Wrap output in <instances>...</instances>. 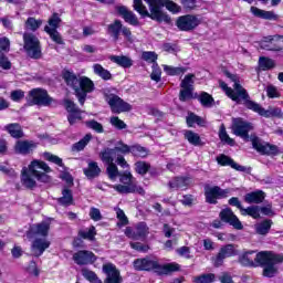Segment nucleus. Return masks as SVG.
Returning <instances> with one entry per match:
<instances>
[{
  "mask_svg": "<svg viewBox=\"0 0 283 283\" xmlns=\"http://www.w3.org/2000/svg\"><path fill=\"white\" fill-rule=\"evenodd\" d=\"M145 3H147L149 11L147 10V7L143 4V0H134V10L138 12L142 17H149L153 19V21H158L159 23H171V18L169 14H167L165 11H163V8L168 9L169 12H172V14H178L180 12V6H178L176 2L171 0H144Z\"/></svg>",
  "mask_w": 283,
  "mask_h": 283,
  "instance_id": "1",
  "label": "nucleus"
},
{
  "mask_svg": "<svg viewBox=\"0 0 283 283\" xmlns=\"http://www.w3.org/2000/svg\"><path fill=\"white\" fill-rule=\"evenodd\" d=\"M220 87L226 92L227 96L231 98V101H234V103H242L248 109H252V112H255L260 116H264V118H271L273 116L280 118V116H282L281 108L274 107L264 109L260 104L249 99L247 90H244L238 81H234L233 88L229 87L224 82H220Z\"/></svg>",
  "mask_w": 283,
  "mask_h": 283,
  "instance_id": "2",
  "label": "nucleus"
},
{
  "mask_svg": "<svg viewBox=\"0 0 283 283\" xmlns=\"http://www.w3.org/2000/svg\"><path fill=\"white\" fill-rule=\"evenodd\" d=\"M133 266L135 271L156 273L159 277H163V275H171V273H178V271H180V264L177 262L160 264L158 260H153L150 256L135 259Z\"/></svg>",
  "mask_w": 283,
  "mask_h": 283,
  "instance_id": "3",
  "label": "nucleus"
},
{
  "mask_svg": "<svg viewBox=\"0 0 283 283\" xmlns=\"http://www.w3.org/2000/svg\"><path fill=\"white\" fill-rule=\"evenodd\" d=\"M62 76L66 85L74 90L78 103L85 105L87 94H92L94 91V82L87 76L77 77L76 74L71 71H63Z\"/></svg>",
  "mask_w": 283,
  "mask_h": 283,
  "instance_id": "4",
  "label": "nucleus"
},
{
  "mask_svg": "<svg viewBox=\"0 0 283 283\" xmlns=\"http://www.w3.org/2000/svg\"><path fill=\"white\" fill-rule=\"evenodd\" d=\"M254 262L263 268V277H275L277 275L275 264L283 263V254H277L274 251H261L256 253Z\"/></svg>",
  "mask_w": 283,
  "mask_h": 283,
  "instance_id": "5",
  "label": "nucleus"
},
{
  "mask_svg": "<svg viewBox=\"0 0 283 283\" xmlns=\"http://www.w3.org/2000/svg\"><path fill=\"white\" fill-rule=\"evenodd\" d=\"M22 178H45L46 174H52V168L45 161L33 160L29 167L22 168Z\"/></svg>",
  "mask_w": 283,
  "mask_h": 283,
  "instance_id": "6",
  "label": "nucleus"
},
{
  "mask_svg": "<svg viewBox=\"0 0 283 283\" xmlns=\"http://www.w3.org/2000/svg\"><path fill=\"white\" fill-rule=\"evenodd\" d=\"M119 182L113 186V189L117 191V193L127 195V193H138L139 196H145V189L142 186H138L134 178H119Z\"/></svg>",
  "mask_w": 283,
  "mask_h": 283,
  "instance_id": "7",
  "label": "nucleus"
},
{
  "mask_svg": "<svg viewBox=\"0 0 283 283\" xmlns=\"http://www.w3.org/2000/svg\"><path fill=\"white\" fill-rule=\"evenodd\" d=\"M24 50L31 59H41V42L33 33H24Z\"/></svg>",
  "mask_w": 283,
  "mask_h": 283,
  "instance_id": "8",
  "label": "nucleus"
},
{
  "mask_svg": "<svg viewBox=\"0 0 283 283\" xmlns=\"http://www.w3.org/2000/svg\"><path fill=\"white\" fill-rule=\"evenodd\" d=\"M238 255V250L235 249V244L229 243L220 248L219 252L216 256L211 259L214 269H220L222 264H224V260L227 258H235Z\"/></svg>",
  "mask_w": 283,
  "mask_h": 283,
  "instance_id": "9",
  "label": "nucleus"
},
{
  "mask_svg": "<svg viewBox=\"0 0 283 283\" xmlns=\"http://www.w3.org/2000/svg\"><path fill=\"white\" fill-rule=\"evenodd\" d=\"M72 260L77 266H87L90 264H95L98 256L90 250H78L73 253Z\"/></svg>",
  "mask_w": 283,
  "mask_h": 283,
  "instance_id": "10",
  "label": "nucleus"
},
{
  "mask_svg": "<svg viewBox=\"0 0 283 283\" xmlns=\"http://www.w3.org/2000/svg\"><path fill=\"white\" fill-rule=\"evenodd\" d=\"M253 129V125L242 118H235L232 122V134L244 140H249V132Z\"/></svg>",
  "mask_w": 283,
  "mask_h": 283,
  "instance_id": "11",
  "label": "nucleus"
},
{
  "mask_svg": "<svg viewBox=\"0 0 283 283\" xmlns=\"http://www.w3.org/2000/svg\"><path fill=\"white\" fill-rule=\"evenodd\" d=\"M219 218L221 222H224L226 224H230V227H233V229H237V231H242L244 229V226H242V221L233 213V210L231 208H224L220 211Z\"/></svg>",
  "mask_w": 283,
  "mask_h": 283,
  "instance_id": "12",
  "label": "nucleus"
},
{
  "mask_svg": "<svg viewBox=\"0 0 283 283\" xmlns=\"http://www.w3.org/2000/svg\"><path fill=\"white\" fill-rule=\"evenodd\" d=\"M200 24V20L196 15L187 14L177 19L176 25L181 32H191Z\"/></svg>",
  "mask_w": 283,
  "mask_h": 283,
  "instance_id": "13",
  "label": "nucleus"
},
{
  "mask_svg": "<svg viewBox=\"0 0 283 283\" xmlns=\"http://www.w3.org/2000/svg\"><path fill=\"white\" fill-rule=\"evenodd\" d=\"M252 147L259 154H263L266 156H277V154H280V149L277 148V146L264 143L258 137H252Z\"/></svg>",
  "mask_w": 283,
  "mask_h": 283,
  "instance_id": "14",
  "label": "nucleus"
},
{
  "mask_svg": "<svg viewBox=\"0 0 283 283\" xmlns=\"http://www.w3.org/2000/svg\"><path fill=\"white\" fill-rule=\"evenodd\" d=\"M106 101L114 114H120L123 112H129V109H132V105L123 101L117 95H107Z\"/></svg>",
  "mask_w": 283,
  "mask_h": 283,
  "instance_id": "15",
  "label": "nucleus"
},
{
  "mask_svg": "<svg viewBox=\"0 0 283 283\" xmlns=\"http://www.w3.org/2000/svg\"><path fill=\"white\" fill-rule=\"evenodd\" d=\"M64 105L66 107V111L69 112V123L70 125H75V123H78V120H83L85 116H87V113L78 109L76 107V104L70 99H65Z\"/></svg>",
  "mask_w": 283,
  "mask_h": 283,
  "instance_id": "16",
  "label": "nucleus"
},
{
  "mask_svg": "<svg viewBox=\"0 0 283 283\" xmlns=\"http://www.w3.org/2000/svg\"><path fill=\"white\" fill-rule=\"evenodd\" d=\"M50 233V222L42 221L40 223L32 224L27 231V238L32 240L36 235H42V238H48Z\"/></svg>",
  "mask_w": 283,
  "mask_h": 283,
  "instance_id": "17",
  "label": "nucleus"
},
{
  "mask_svg": "<svg viewBox=\"0 0 283 283\" xmlns=\"http://www.w3.org/2000/svg\"><path fill=\"white\" fill-rule=\"evenodd\" d=\"M261 49L272 51V52H277L280 50H283V36L274 35V36L264 38V40L261 41Z\"/></svg>",
  "mask_w": 283,
  "mask_h": 283,
  "instance_id": "18",
  "label": "nucleus"
},
{
  "mask_svg": "<svg viewBox=\"0 0 283 283\" xmlns=\"http://www.w3.org/2000/svg\"><path fill=\"white\" fill-rule=\"evenodd\" d=\"M30 97L33 101V105H52V97L48 95V91L41 88H34L30 92Z\"/></svg>",
  "mask_w": 283,
  "mask_h": 283,
  "instance_id": "19",
  "label": "nucleus"
},
{
  "mask_svg": "<svg viewBox=\"0 0 283 283\" xmlns=\"http://www.w3.org/2000/svg\"><path fill=\"white\" fill-rule=\"evenodd\" d=\"M103 271L106 274L104 283H120L123 277L120 276V271L116 269V265L107 263L103 265Z\"/></svg>",
  "mask_w": 283,
  "mask_h": 283,
  "instance_id": "20",
  "label": "nucleus"
},
{
  "mask_svg": "<svg viewBox=\"0 0 283 283\" xmlns=\"http://www.w3.org/2000/svg\"><path fill=\"white\" fill-rule=\"evenodd\" d=\"M217 163L222 167H232V169H235L237 171H242V174H244L243 176H249V174H251V168L235 164V161L227 155H220L217 157Z\"/></svg>",
  "mask_w": 283,
  "mask_h": 283,
  "instance_id": "21",
  "label": "nucleus"
},
{
  "mask_svg": "<svg viewBox=\"0 0 283 283\" xmlns=\"http://www.w3.org/2000/svg\"><path fill=\"white\" fill-rule=\"evenodd\" d=\"M148 233H149V228L145 222H139L136 226L135 231L129 228L126 229V235L130 238V240H145Z\"/></svg>",
  "mask_w": 283,
  "mask_h": 283,
  "instance_id": "22",
  "label": "nucleus"
},
{
  "mask_svg": "<svg viewBox=\"0 0 283 283\" xmlns=\"http://www.w3.org/2000/svg\"><path fill=\"white\" fill-rule=\"evenodd\" d=\"M205 196L208 205H218V200H220V198H224V190L219 186H213L206 190Z\"/></svg>",
  "mask_w": 283,
  "mask_h": 283,
  "instance_id": "23",
  "label": "nucleus"
},
{
  "mask_svg": "<svg viewBox=\"0 0 283 283\" xmlns=\"http://www.w3.org/2000/svg\"><path fill=\"white\" fill-rule=\"evenodd\" d=\"M36 143L32 140H18L14 145V151L21 156H28V154L34 151Z\"/></svg>",
  "mask_w": 283,
  "mask_h": 283,
  "instance_id": "24",
  "label": "nucleus"
},
{
  "mask_svg": "<svg viewBox=\"0 0 283 283\" xmlns=\"http://www.w3.org/2000/svg\"><path fill=\"white\" fill-rule=\"evenodd\" d=\"M264 198H266V193L262 190H256L247 193L244 201L248 202V205H262V202H264Z\"/></svg>",
  "mask_w": 283,
  "mask_h": 283,
  "instance_id": "25",
  "label": "nucleus"
},
{
  "mask_svg": "<svg viewBox=\"0 0 283 283\" xmlns=\"http://www.w3.org/2000/svg\"><path fill=\"white\" fill-rule=\"evenodd\" d=\"M250 11L254 17L259 19H265L266 21H277V14L273 11H264L258 7H251Z\"/></svg>",
  "mask_w": 283,
  "mask_h": 283,
  "instance_id": "26",
  "label": "nucleus"
},
{
  "mask_svg": "<svg viewBox=\"0 0 283 283\" xmlns=\"http://www.w3.org/2000/svg\"><path fill=\"white\" fill-rule=\"evenodd\" d=\"M116 11L120 17H123L126 23H129L130 25L138 24V18H136V14H134L132 11H128L126 7H117Z\"/></svg>",
  "mask_w": 283,
  "mask_h": 283,
  "instance_id": "27",
  "label": "nucleus"
},
{
  "mask_svg": "<svg viewBox=\"0 0 283 283\" xmlns=\"http://www.w3.org/2000/svg\"><path fill=\"white\" fill-rule=\"evenodd\" d=\"M123 27L124 25L120 20H115L113 23L108 24L107 32L114 41H118V39H120V32L123 30Z\"/></svg>",
  "mask_w": 283,
  "mask_h": 283,
  "instance_id": "28",
  "label": "nucleus"
},
{
  "mask_svg": "<svg viewBox=\"0 0 283 283\" xmlns=\"http://www.w3.org/2000/svg\"><path fill=\"white\" fill-rule=\"evenodd\" d=\"M252 255H255V251L253 250L243 252L242 255L239 256V263L241 264V266H247L250 269L255 268V259H253Z\"/></svg>",
  "mask_w": 283,
  "mask_h": 283,
  "instance_id": "29",
  "label": "nucleus"
},
{
  "mask_svg": "<svg viewBox=\"0 0 283 283\" xmlns=\"http://www.w3.org/2000/svg\"><path fill=\"white\" fill-rule=\"evenodd\" d=\"M57 202L62 207H71V205H74V195H72V191L70 190V188L64 187L62 189V197L57 199Z\"/></svg>",
  "mask_w": 283,
  "mask_h": 283,
  "instance_id": "30",
  "label": "nucleus"
},
{
  "mask_svg": "<svg viewBox=\"0 0 283 283\" xmlns=\"http://www.w3.org/2000/svg\"><path fill=\"white\" fill-rule=\"evenodd\" d=\"M187 182H189V178H175L168 182V187L170 191H178V189L185 191Z\"/></svg>",
  "mask_w": 283,
  "mask_h": 283,
  "instance_id": "31",
  "label": "nucleus"
},
{
  "mask_svg": "<svg viewBox=\"0 0 283 283\" xmlns=\"http://www.w3.org/2000/svg\"><path fill=\"white\" fill-rule=\"evenodd\" d=\"M77 235L82 240L94 242L96 240V227L91 226L87 230H78Z\"/></svg>",
  "mask_w": 283,
  "mask_h": 283,
  "instance_id": "32",
  "label": "nucleus"
},
{
  "mask_svg": "<svg viewBox=\"0 0 283 283\" xmlns=\"http://www.w3.org/2000/svg\"><path fill=\"white\" fill-rule=\"evenodd\" d=\"M32 249L39 251V255H43L46 249H50V241L38 238L32 243Z\"/></svg>",
  "mask_w": 283,
  "mask_h": 283,
  "instance_id": "33",
  "label": "nucleus"
},
{
  "mask_svg": "<svg viewBox=\"0 0 283 283\" xmlns=\"http://www.w3.org/2000/svg\"><path fill=\"white\" fill-rule=\"evenodd\" d=\"M184 136L186 140H188V143L190 145H193L195 147H199V145H202V139L200 138V135L193 133V130H186L184 133Z\"/></svg>",
  "mask_w": 283,
  "mask_h": 283,
  "instance_id": "34",
  "label": "nucleus"
},
{
  "mask_svg": "<svg viewBox=\"0 0 283 283\" xmlns=\"http://www.w3.org/2000/svg\"><path fill=\"white\" fill-rule=\"evenodd\" d=\"M197 98L199 103L202 105V107H213L216 103L213 96H211V94L207 92H201Z\"/></svg>",
  "mask_w": 283,
  "mask_h": 283,
  "instance_id": "35",
  "label": "nucleus"
},
{
  "mask_svg": "<svg viewBox=\"0 0 283 283\" xmlns=\"http://www.w3.org/2000/svg\"><path fill=\"white\" fill-rule=\"evenodd\" d=\"M111 61L113 63H116L120 67H132V65H133L132 59H129L125 55H112Z\"/></svg>",
  "mask_w": 283,
  "mask_h": 283,
  "instance_id": "36",
  "label": "nucleus"
},
{
  "mask_svg": "<svg viewBox=\"0 0 283 283\" xmlns=\"http://www.w3.org/2000/svg\"><path fill=\"white\" fill-rule=\"evenodd\" d=\"M4 129H7L12 138H23V130L19 124H9L4 126Z\"/></svg>",
  "mask_w": 283,
  "mask_h": 283,
  "instance_id": "37",
  "label": "nucleus"
},
{
  "mask_svg": "<svg viewBox=\"0 0 283 283\" xmlns=\"http://www.w3.org/2000/svg\"><path fill=\"white\" fill-rule=\"evenodd\" d=\"M93 72H94V74H96L97 76L103 78L104 81H109V78H112V73H109V71H107L101 64H94Z\"/></svg>",
  "mask_w": 283,
  "mask_h": 283,
  "instance_id": "38",
  "label": "nucleus"
},
{
  "mask_svg": "<svg viewBox=\"0 0 283 283\" xmlns=\"http://www.w3.org/2000/svg\"><path fill=\"white\" fill-rule=\"evenodd\" d=\"M130 154L136 158H147L149 150L140 145L130 146Z\"/></svg>",
  "mask_w": 283,
  "mask_h": 283,
  "instance_id": "39",
  "label": "nucleus"
},
{
  "mask_svg": "<svg viewBox=\"0 0 283 283\" xmlns=\"http://www.w3.org/2000/svg\"><path fill=\"white\" fill-rule=\"evenodd\" d=\"M193 283H213L216 282V274L214 273H203L197 275L192 280Z\"/></svg>",
  "mask_w": 283,
  "mask_h": 283,
  "instance_id": "40",
  "label": "nucleus"
},
{
  "mask_svg": "<svg viewBox=\"0 0 283 283\" xmlns=\"http://www.w3.org/2000/svg\"><path fill=\"white\" fill-rule=\"evenodd\" d=\"M273 224V221L271 219H265L256 227V233L259 235H266L269 231H271V226Z\"/></svg>",
  "mask_w": 283,
  "mask_h": 283,
  "instance_id": "41",
  "label": "nucleus"
},
{
  "mask_svg": "<svg viewBox=\"0 0 283 283\" xmlns=\"http://www.w3.org/2000/svg\"><path fill=\"white\" fill-rule=\"evenodd\" d=\"M85 176L94 178L101 175V168L96 161L88 163V168L84 170Z\"/></svg>",
  "mask_w": 283,
  "mask_h": 283,
  "instance_id": "42",
  "label": "nucleus"
},
{
  "mask_svg": "<svg viewBox=\"0 0 283 283\" xmlns=\"http://www.w3.org/2000/svg\"><path fill=\"white\" fill-rule=\"evenodd\" d=\"M82 275L85 280H87V282L91 283H103V281H101V279H98V275L96 274V272L88 270V269H83L82 270Z\"/></svg>",
  "mask_w": 283,
  "mask_h": 283,
  "instance_id": "43",
  "label": "nucleus"
},
{
  "mask_svg": "<svg viewBox=\"0 0 283 283\" xmlns=\"http://www.w3.org/2000/svg\"><path fill=\"white\" fill-rule=\"evenodd\" d=\"M219 138L222 143H226L227 145H231V147L235 145V140H233V138H231L229 134H227V128L224 127V124L220 126Z\"/></svg>",
  "mask_w": 283,
  "mask_h": 283,
  "instance_id": "44",
  "label": "nucleus"
},
{
  "mask_svg": "<svg viewBox=\"0 0 283 283\" xmlns=\"http://www.w3.org/2000/svg\"><path fill=\"white\" fill-rule=\"evenodd\" d=\"M90 140H92V135L87 134L80 142L73 145V151H83L85 147H87V145L90 144Z\"/></svg>",
  "mask_w": 283,
  "mask_h": 283,
  "instance_id": "45",
  "label": "nucleus"
},
{
  "mask_svg": "<svg viewBox=\"0 0 283 283\" xmlns=\"http://www.w3.org/2000/svg\"><path fill=\"white\" fill-rule=\"evenodd\" d=\"M243 213L242 216H250V218H253L254 220H258L260 218V207L258 206H250L248 208H242Z\"/></svg>",
  "mask_w": 283,
  "mask_h": 283,
  "instance_id": "46",
  "label": "nucleus"
},
{
  "mask_svg": "<svg viewBox=\"0 0 283 283\" xmlns=\"http://www.w3.org/2000/svg\"><path fill=\"white\" fill-rule=\"evenodd\" d=\"M186 120H187L188 127H193V125H200V127H203L205 125V119H202V117L193 113H190Z\"/></svg>",
  "mask_w": 283,
  "mask_h": 283,
  "instance_id": "47",
  "label": "nucleus"
},
{
  "mask_svg": "<svg viewBox=\"0 0 283 283\" xmlns=\"http://www.w3.org/2000/svg\"><path fill=\"white\" fill-rule=\"evenodd\" d=\"M164 72L169 76H180V74H185L187 72V69L164 65Z\"/></svg>",
  "mask_w": 283,
  "mask_h": 283,
  "instance_id": "48",
  "label": "nucleus"
},
{
  "mask_svg": "<svg viewBox=\"0 0 283 283\" xmlns=\"http://www.w3.org/2000/svg\"><path fill=\"white\" fill-rule=\"evenodd\" d=\"M44 32H48V34L51 36L54 43H57L59 45H63V38H61V33H59V31L54 29H50V27H45Z\"/></svg>",
  "mask_w": 283,
  "mask_h": 283,
  "instance_id": "49",
  "label": "nucleus"
},
{
  "mask_svg": "<svg viewBox=\"0 0 283 283\" xmlns=\"http://www.w3.org/2000/svg\"><path fill=\"white\" fill-rule=\"evenodd\" d=\"M259 66L263 71L273 70V67H275V61L269 57H260Z\"/></svg>",
  "mask_w": 283,
  "mask_h": 283,
  "instance_id": "50",
  "label": "nucleus"
},
{
  "mask_svg": "<svg viewBox=\"0 0 283 283\" xmlns=\"http://www.w3.org/2000/svg\"><path fill=\"white\" fill-rule=\"evenodd\" d=\"M149 169H151V166L147 161H137L135 164V170L140 176H145Z\"/></svg>",
  "mask_w": 283,
  "mask_h": 283,
  "instance_id": "51",
  "label": "nucleus"
},
{
  "mask_svg": "<svg viewBox=\"0 0 283 283\" xmlns=\"http://www.w3.org/2000/svg\"><path fill=\"white\" fill-rule=\"evenodd\" d=\"M193 78H196V75L193 74L186 75L180 83V87L187 88V90H193V83H195Z\"/></svg>",
  "mask_w": 283,
  "mask_h": 283,
  "instance_id": "52",
  "label": "nucleus"
},
{
  "mask_svg": "<svg viewBox=\"0 0 283 283\" xmlns=\"http://www.w3.org/2000/svg\"><path fill=\"white\" fill-rule=\"evenodd\" d=\"M43 24V21L36 20L34 18H29L25 22L27 30H32V32H35V30H39L41 25Z\"/></svg>",
  "mask_w": 283,
  "mask_h": 283,
  "instance_id": "53",
  "label": "nucleus"
},
{
  "mask_svg": "<svg viewBox=\"0 0 283 283\" xmlns=\"http://www.w3.org/2000/svg\"><path fill=\"white\" fill-rule=\"evenodd\" d=\"M143 61H146V63H154L156 65V61H158V54L154 51H144L142 53Z\"/></svg>",
  "mask_w": 283,
  "mask_h": 283,
  "instance_id": "54",
  "label": "nucleus"
},
{
  "mask_svg": "<svg viewBox=\"0 0 283 283\" xmlns=\"http://www.w3.org/2000/svg\"><path fill=\"white\" fill-rule=\"evenodd\" d=\"M43 158L49 163H53V165H57V167H63V159H61V157L56 155H52L51 153H44Z\"/></svg>",
  "mask_w": 283,
  "mask_h": 283,
  "instance_id": "55",
  "label": "nucleus"
},
{
  "mask_svg": "<svg viewBox=\"0 0 283 283\" xmlns=\"http://www.w3.org/2000/svg\"><path fill=\"white\" fill-rule=\"evenodd\" d=\"M115 153L114 149L107 148L101 154V159L103 163H106V165H111L114 163V157H112Z\"/></svg>",
  "mask_w": 283,
  "mask_h": 283,
  "instance_id": "56",
  "label": "nucleus"
},
{
  "mask_svg": "<svg viewBox=\"0 0 283 283\" xmlns=\"http://www.w3.org/2000/svg\"><path fill=\"white\" fill-rule=\"evenodd\" d=\"M113 150L115 154L116 151H119V154H132V146H128L123 142H118Z\"/></svg>",
  "mask_w": 283,
  "mask_h": 283,
  "instance_id": "57",
  "label": "nucleus"
},
{
  "mask_svg": "<svg viewBox=\"0 0 283 283\" xmlns=\"http://www.w3.org/2000/svg\"><path fill=\"white\" fill-rule=\"evenodd\" d=\"M163 76V71L158 66V64H153V72L150 74L151 81H155L156 83H160V78Z\"/></svg>",
  "mask_w": 283,
  "mask_h": 283,
  "instance_id": "58",
  "label": "nucleus"
},
{
  "mask_svg": "<svg viewBox=\"0 0 283 283\" xmlns=\"http://www.w3.org/2000/svg\"><path fill=\"white\" fill-rule=\"evenodd\" d=\"M117 220H119L120 227H126V224H129V219L127 218V214H125V211L120 208H117L116 210Z\"/></svg>",
  "mask_w": 283,
  "mask_h": 283,
  "instance_id": "59",
  "label": "nucleus"
},
{
  "mask_svg": "<svg viewBox=\"0 0 283 283\" xmlns=\"http://www.w3.org/2000/svg\"><path fill=\"white\" fill-rule=\"evenodd\" d=\"M193 98V90L191 88H181L179 93V101L184 102Z\"/></svg>",
  "mask_w": 283,
  "mask_h": 283,
  "instance_id": "60",
  "label": "nucleus"
},
{
  "mask_svg": "<svg viewBox=\"0 0 283 283\" xmlns=\"http://www.w3.org/2000/svg\"><path fill=\"white\" fill-rule=\"evenodd\" d=\"M85 125H86V127H88L90 129H93L97 134H103V132H104L103 124H101L96 120H88L85 123Z\"/></svg>",
  "mask_w": 283,
  "mask_h": 283,
  "instance_id": "61",
  "label": "nucleus"
},
{
  "mask_svg": "<svg viewBox=\"0 0 283 283\" xmlns=\"http://www.w3.org/2000/svg\"><path fill=\"white\" fill-rule=\"evenodd\" d=\"M130 248L134 249V251H138L139 253H147V251H149V245L143 244L140 242H130Z\"/></svg>",
  "mask_w": 283,
  "mask_h": 283,
  "instance_id": "62",
  "label": "nucleus"
},
{
  "mask_svg": "<svg viewBox=\"0 0 283 283\" xmlns=\"http://www.w3.org/2000/svg\"><path fill=\"white\" fill-rule=\"evenodd\" d=\"M60 23H61V18L59 17V14L54 13L49 19V25H46V28H50V30H56V28H59Z\"/></svg>",
  "mask_w": 283,
  "mask_h": 283,
  "instance_id": "63",
  "label": "nucleus"
},
{
  "mask_svg": "<svg viewBox=\"0 0 283 283\" xmlns=\"http://www.w3.org/2000/svg\"><path fill=\"white\" fill-rule=\"evenodd\" d=\"M266 94L269 98H280V96H282L277 87H275L274 85H269L266 87Z\"/></svg>",
  "mask_w": 283,
  "mask_h": 283,
  "instance_id": "64",
  "label": "nucleus"
}]
</instances>
